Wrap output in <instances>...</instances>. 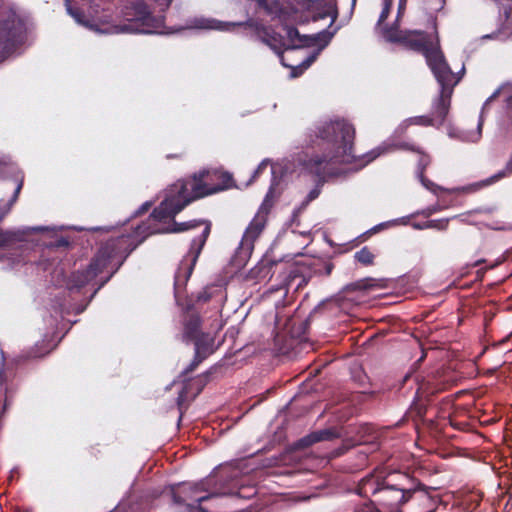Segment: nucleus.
I'll return each mask as SVG.
<instances>
[{
  "label": "nucleus",
  "instance_id": "nucleus-47",
  "mask_svg": "<svg viewBox=\"0 0 512 512\" xmlns=\"http://www.w3.org/2000/svg\"><path fill=\"white\" fill-rule=\"evenodd\" d=\"M88 230L92 231V232H98V231L102 230V227H100V226H93V227H91Z\"/></svg>",
  "mask_w": 512,
  "mask_h": 512
},
{
  "label": "nucleus",
  "instance_id": "nucleus-62",
  "mask_svg": "<svg viewBox=\"0 0 512 512\" xmlns=\"http://www.w3.org/2000/svg\"><path fill=\"white\" fill-rule=\"evenodd\" d=\"M171 0H168V2H170Z\"/></svg>",
  "mask_w": 512,
  "mask_h": 512
},
{
  "label": "nucleus",
  "instance_id": "nucleus-29",
  "mask_svg": "<svg viewBox=\"0 0 512 512\" xmlns=\"http://www.w3.org/2000/svg\"><path fill=\"white\" fill-rule=\"evenodd\" d=\"M207 378H208L207 374L200 375L193 381L187 383L184 387V390L180 394V398H182L184 395H187L189 393V390L194 386L196 387V392L193 395V397L195 398L203 390L204 386L206 385V383L208 381Z\"/></svg>",
  "mask_w": 512,
  "mask_h": 512
},
{
  "label": "nucleus",
  "instance_id": "nucleus-22",
  "mask_svg": "<svg viewBox=\"0 0 512 512\" xmlns=\"http://www.w3.org/2000/svg\"><path fill=\"white\" fill-rule=\"evenodd\" d=\"M268 45L271 46L272 49H274L279 54L282 65L285 67H290L292 69V77H297L298 75L302 74L303 71L307 69L315 61L317 56V53L313 54L312 56L303 60L299 65L292 66L286 61V56L281 53L280 47H278L276 43L268 42Z\"/></svg>",
  "mask_w": 512,
  "mask_h": 512
},
{
  "label": "nucleus",
  "instance_id": "nucleus-42",
  "mask_svg": "<svg viewBox=\"0 0 512 512\" xmlns=\"http://www.w3.org/2000/svg\"><path fill=\"white\" fill-rule=\"evenodd\" d=\"M210 297L211 296L207 292H201V293H199L197 298L199 301L207 302L210 300Z\"/></svg>",
  "mask_w": 512,
  "mask_h": 512
},
{
  "label": "nucleus",
  "instance_id": "nucleus-8",
  "mask_svg": "<svg viewBox=\"0 0 512 512\" xmlns=\"http://www.w3.org/2000/svg\"><path fill=\"white\" fill-rule=\"evenodd\" d=\"M217 496H219L217 493H206L202 483H183L173 491L174 502L186 505L190 512L194 510L204 512L200 504Z\"/></svg>",
  "mask_w": 512,
  "mask_h": 512
},
{
  "label": "nucleus",
  "instance_id": "nucleus-7",
  "mask_svg": "<svg viewBox=\"0 0 512 512\" xmlns=\"http://www.w3.org/2000/svg\"><path fill=\"white\" fill-rule=\"evenodd\" d=\"M411 486L406 493L401 512H434L440 501L437 489L424 485L413 476L411 477Z\"/></svg>",
  "mask_w": 512,
  "mask_h": 512
},
{
  "label": "nucleus",
  "instance_id": "nucleus-52",
  "mask_svg": "<svg viewBox=\"0 0 512 512\" xmlns=\"http://www.w3.org/2000/svg\"><path fill=\"white\" fill-rule=\"evenodd\" d=\"M413 227L417 228V229H423V228H426L427 226L419 225V226H413ZM441 227L443 228L444 226H441Z\"/></svg>",
  "mask_w": 512,
  "mask_h": 512
},
{
  "label": "nucleus",
  "instance_id": "nucleus-3",
  "mask_svg": "<svg viewBox=\"0 0 512 512\" xmlns=\"http://www.w3.org/2000/svg\"><path fill=\"white\" fill-rule=\"evenodd\" d=\"M231 175L217 170H203L174 185L169 197L153 210L155 222L168 224L190 202L230 187Z\"/></svg>",
  "mask_w": 512,
  "mask_h": 512
},
{
  "label": "nucleus",
  "instance_id": "nucleus-31",
  "mask_svg": "<svg viewBox=\"0 0 512 512\" xmlns=\"http://www.w3.org/2000/svg\"><path fill=\"white\" fill-rule=\"evenodd\" d=\"M354 258L363 266H370L374 264L375 255L365 246L355 253Z\"/></svg>",
  "mask_w": 512,
  "mask_h": 512
},
{
  "label": "nucleus",
  "instance_id": "nucleus-39",
  "mask_svg": "<svg viewBox=\"0 0 512 512\" xmlns=\"http://www.w3.org/2000/svg\"><path fill=\"white\" fill-rule=\"evenodd\" d=\"M452 404H453V400L450 396L443 398L441 401V410H444V411L449 410L452 407Z\"/></svg>",
  "mask_w": 512,
  "mask_h": 512
},
{
  "label": "nucleus",
  "instance_id": "nucleus-46",
  "mask_svg": "<svg viewBox=\"0 0 512 512\" xmlns=\"http://www.w3.org/2000/svg\"><path fill=\"white\" fill-rule=\"evenodd\" d=\"M378 155H379V153H378V154H374L373 156L369 157V159H368V160H366V161H364L362 164H360V166H363V165L367 164L368 162L372 161V160H373L374 158H376Z\"/></svg>",
  "mask_w": 512,
  "mask_h": 512
},
{
  "label": "nucleus",
  "instance_id": "nucleus-10",
  "mask_svg": "<svg viewBox=\"0 0 512 512\" xmlns=\"http://www.w3.org/2000/svg\"><path fill=\"white\" fill-rule=\"evenodd\" d=\"M418 387L415 393V398L411 404L407 416L413 421L422 420L427 412V405L432 402V396L442 391L444 387H438L430 381H423L419 383L418 378H414Z\"/></svg>",
  "mask_w": 512,
  "mask_h": 512
},
{
  "label": "nucleus",
  "instance_id": "nucleus-50",
  "mask_svg": "<svg viewBox=\"0 0 512 512\" xmlns=\"http://www.w3.org/2000/svg\"><path fill=\"white\" fill-rule=\"evenodd\" d=\"M427 224L432 225V224H442V223L439 220H433V221L428 222Z\"/></svg>",
  "mask_w": 512,
  "mask_h": 512
},
{
  "label": "nucleus",
  "instance_id": "nucleus-15",
  "mask_svg": "<svg viewBox=\"0 0 512 512\" xmlns=\"http://www.w3.org/2000/svg\"><path fill=\"white\" fill-rule=\"evenodd\" d=\"M383 475L369 474L362 478L357 486V492L362 497H371L368 502L370 506H377V494L382 490Z\"/></svg>",
  "mask_w": 512,
  "mask_h": 512
},
{
  "label": "nucleus",
  "instance_id": "nucleus-13",
  "mask_svg": "<svg viewBox=\"0 0 512 512\" xmlns=\"http://www.w3.org/2000/svg\"><path fill=\"white\" fill-rule=\"evenodd\" d=\"M276 241L280 245L295 249L297 254L299 250L305 249L313 241V236L311 230L298 231L288 226L279 232Z\"/></svg>",
  "mask_w": 512,
  "mask_h": 512
},
{
  "label": "nucleus",
  "instance_id": "nucleus-59",
  "mask_svg": "<svg viewBox=\"0 0 512 512\" xmlns=\"http://www.w3.org/2000/svg\"><path fill=\"white\" fill-rule=\"evenodd\" d=\"M142 227H143V226H140V225H137V226H136V228H137V229H140V228H142Z\"/></svg>",
  "mask_w": 512,
  "mask_h": 512
},
{
  "label": "nucleus",
  "instance_id": "nucleus-27",
  "mask_svg": "<svg viewBox=\"0 0 512 512\" xmlns=\"http://www.w3.org/2000/svg\"><path fill=\"white\" fill-rule=\"evenodd\" d=\"M286 36L289 41V45L286 51L293 52L295 49L300 48L306 44V39L302 37L298 30L294 27L286 28Z\"/></svg>",
  "mask_w": 512,
  "mask_h": 512
},
{
  "label": "nucleus",
  "instance_id": "nucleus-57",
  "mask_svg": "<svg viewBox=\"0 0 512 512\" xmlns=\"http://www.w3.org/2000/svg\"><path fill=\"white\" fill-rule=\"evenodd\" d=\"M401 8L398 10V18L400 17Z\"/></svg>",
  "mask_w": 512,
  "mask_h": 512
},
{
  "label": "nucleus",
  "instance_id": "nucleus-9",
  "mask_svg": "<svg viewBox=\"0 0 512 512\" xmlns=\"http://www.w3.org/2000/svg\"><path fill=\"white\" fill-rule=\"evenodd\" d=\"M211 233V226H205L202 232L194 237L191 241L190 248L186 255L180 262L178 270L175 275V284L177 285L180 282L181 277H183L186 282L190 276L192 275L198 258L207 242L208 237Z\"/></svg>",
  "mask_w": 512,
  "mask_h": 512
},
{
  "label": "nucleus",
  "instance_id": "nucleus-1",
  "mask_svg": "<svg viewBox=\"0 0 512 512\" xmlns=\"http://www.w3.org/2000/svg\"><path fill=\"white\" fill-rule=\"evenodd\" d=\"M383 37L393 43L424 54L435 78L441 86V96L433 112L434 119L420 116L413 119L414 124L434 125V121L442 124L449 108V98L453 87L460 81L461 75L451 71L439 48L438 35H428L419 30H400L398 24L383 31Z\"/></svg>",
  "mask_w": 512,
  "mask_h": 512
},
{
  "label": "nucleus",
  "instance_id": "nucleus-63",
  "mask_svg": "<svg viewBox=\"0 0 512 512\" xmlns=\"http://www.w3.org/2000/svg\"><path fill=\"white\" fill-rule=\"evenodd\" d=\"M512 228V226H510Z\"/></svg>",
  "mask_w": 512,
  "mask_h": 512
},
{
  "label": "nucleus",
  "instance_id": "nucleus-18",
  "mask_svg": "<svg viewBox=\"0 0 512 512\" xmlns=\"http://www.w3.org/2000/svg\"><path fill=\"white\" fill-rule=\"evenodd\" d=\"M277 197L276 183L273 182L251 224H265L268 221V215Z\"/></svg>",
  "mask_w": 512,
  "mask_h": 512
},
{
  "label": "nucleus",
  "instance_id": "nucleus-26",
  "mask_svg": "<svg viewBox=\"0 0 512 512\" xmlns=\"http://www.w3.org/2000/svg\"><path fill=\"white\" fill-rule=\"evenodd\" d=\"M93 279H95V273L89 272L87 268L82 271L74 272L70 277L69 288L79 290Z\"/></svg>",
  "mask_w": 512,
  "mask_h": 512
},
{
  "label": "nucleus",
  "instance_id": "nucleus-30",
  "mask_svg": "<svg viewBox=\"0 0 512 512\" xmlns=\"http://www.w3.org/2000/svg\"><path fill=\"white\" fill-rule=\"evenodd\" d=\"M22 185H23V177H20L17 180V185L14 189L12 197L8 201H6L5 204L3 206H1V208H0V221L3 220L4 216L9 212L11 205L16 201V199L20 193V190L22 188Z\"/></svg>",
  "mask_w": 512,
  "mask_h": 512
},
{
  "label": "nucleus",
  "instance_id": "nucleus-23",
  "mask_svg": "<svg viewBox=\"0 0 512 512\" xmlns=\"http://www.w3.org/2000/svg\"><path fill=\"white\" fill-rule=\"evenodd\" d=\"M257 3L264 11L274 17L285 20V7L283 0H256Z\"/></svg>",
  "mask_w": 512,
  "mask_h": 512
},
{
  "label": "nucleus",
  "instance_id": "nucleus-54",
  "mask_svg": "<svg viewBox=\"0 0 512 512\" xmlns=\"http://www.w3.org/2000/svg\"><path fill=\"white\" fill-rule=\"evenodd\" d=\"M496 230H503L504 229V226H495L494 227Z\"/></svg>",
  "mask_w": 512,
  "mask_h": 512
},
{
  "label": "nucleus",
  "instance_id": "nucleus-43",
  "mask_svg": "<svg viewBox=\"0 0 512 512\" xmlns=\"http://www.w3.org/2000/svg\"><path fill=\"white\" fill-rule=\"evenodd\" d=\"M150 206H151V204H150L149 202L144 203V204L141 206V208L139 209L138 213H139V214H143V213L148 212V210L150 209Z\"/></svg>",
  "mask_w": 512,
  "mask_h": 512
},
{
  "label": "nucleus",
  "instance_id": "nucleus-12",
  "mask_svg": "<svg viewBox=\"0 0 512 512\" xmlns=\"http://www.w3.org/2000/svg\"><path fill=\"white\" fill-rule=\"evenodd\" d=\"M49 226H32L26 230H12L4 229L0 226V249L18 248L22 243L28 241V236L31 232H44L48 231ZM3 255L0 253V261Z\"/></svg>",
  "mask_w": 512,
  "mask_h": 512
},
{
  "label": "nucleus",
  "instance_id": "nucleus-38",
  "mask_svg": "<svg viewBox=\"0 0 512 512\" xmlns=\"http://www.w3.org/2000/svg\"><path fill=\"white\" fill-rule=\"evenodd\" d=\"M354 512H379V508L370 506V504H363L362 506L356 508Z\"/></svg>",
  "mask_w": 512,
  "mask_h": 512
},
{
  "label": "nucleus",
  "instance_id": "nucleus-25",
  "mask_svg": "<svg viewBox=\"0 0 512 512\" xmlns=\"http://www.w3.org/2000/svg\"><path fill=\"white\" fill-rule=\"evenodd\" d=\"M303 264L305 265V270L309 268L315 275L329 276L334 269V264L331 261L321 258L313 259L309 263Z\"/></svg>",
  "mask_w": 512,
  "mask_h": 512
},
{
  "label": "nucleus",
  "instance_id": "nucleus-20",
  "mask_svg": "<svg viewBox=\"0 0 512 512\" xmlns=\"http://www.w3.org/2000/svg\"><path fill=\"white\" fill-rule=\"evenodd\" d=\"M13 27L14 23L11 21L0 24V59L4 58L14 46L17 33Z\"/></svg>",
  "mask_w": 512,
  "mask_h": 512
},
{
  "label": "nucleus",
  "instance_id": "nucleus-33",
  "mask_svg": "<svg viewBox=\"0 0 512 512\" xmlns=\"http://www.w3.org/2000/svg\"><path fill=\"white\" fill-rule=\"evenodd\" d=\"M66 9L69 15H71L78 24L88 26V21H85L83 14L78 9H73L70 5V0H66Z\"/></svg>",
  "mask_w": 512,
  "mask_h": 512
},
{
  "label": "nucleus",
  "instance_id": "nucleus-45",
  "mask_svg": "<svg viewBox=\"0 0 512 512\" xmlns=\"http://www.w3.org/2000/svg\"><path fill=\"white\" fill-rule=\"evenodd\" d=\"M482 124H483V121H482V118H481L480 121H479V124H478V133H477L476 139H478L480 137Z\"/></svg>",
  "mask_w": 512,
  "mask_h": 512
},
{
  "label": "nucleus",
  "instance_id": "nucleus-5",
  "mask_svg": "<svg viewBox=\"0 0 512 512\" xmlns=\"http://www.w3.org/2000/svg\"><path fill=\"white\" fill-rule=\"evenodd\" d=\"M123 16L128 22L121 26H114L112 33H156L162 27L163 19L155 17L142 0L132 1L123 9Z\"/></svg>",
  "mask_w": 512,
  "mask_h": 512
},
{
  "label": "nucleus",
  "instance_id": "nucleus-41",
  "mask_svg": "<svg viewBox=\"0 0 512 512\" xmlns=\"http://www.w3.org/2000/svg\"><path fill=\"white\" fill-rule=\"evenodd\" d=\"M504 88H500L498 90H496L488 99L487 101L485 102L484 106H483V110L486 108V106L489 104L490 101H492L495 97H497L501 91L503 90Z\"/></svg>",
  "mask_w": 512,
  "mask_h": 512
},
{
  "label": "nucleus",
  "instance_id": "nucleus-6",
  "mask_svg": "<svg viewBox=\"0 0 512 512\" xmlns=\"http://www.w3.org/2000/svg\"><path fill=\"white\" fill-rule=\"evenodd\" d=\"M143 240L144 239L134 242L131 235L124 234L117 238L108 240L91 260L87 270L91 273L94 272L96 278L98 274L102 273L108 266L112 258L121 253H125V256L129 255L140 243L143 242Z\"/></svg>",
  "mask_w": 512,
  "mask_h": 512
},
{
  "label": "nucleus",
  "instance_id": "nucleus-58",
  "mask_svg": "<svg viewBox=\"0 0 512 512\" xmlns=\"http://www.w3.org/2000/svg\"><path fill=\"white\" fill-rule=\"evenodd\" d=\"M145 227H146L147 229H150V228H152L153 226L148 225V226H145Z\"/></svg>",
  "mask_w": 512,
  "mask_h": 512
},
{
  "label": "nucleus",
  "instance_id": "nucleus-28",
  "mask_svg": "<svg viewBox=\"0 0 512 512\" xmlns=\"http://www.w3.org/2000/svg\"><path fill=\"white\" fill-rule=\"evenodd\" d=\"M317 7L319 11L316 14L317 18H326L330 17L332 19V22L337 17V10H336V4L334 0H324L317 4Z\"/></svg>",
  "mask_w": 512,
  "mask_h": 512
},
{
  "label": "nucleus",
  "instance_id": "nucleus-21",
  "mask_svg": "<svg viewBox=\"0 0 512 512\" xmlns=\"http://www.w3.org/2000/svg\"><path fill=\"white\" fill-rule=\"evenodd\" d=\"M242 25L241 22H220L214 19L196 18L191 27L198 29L230 30Z\"/></svg>",
  "mask_w": 512,
  "mask_h": 512
},
{
  "label": "nucleus",
  "instance_id": "nucleus-35",
  "mask_svg": "<svg viewBox=\"0 0 512 512\" xmlns=\"http://www.w3.org/2000/svg\"><path fill=\"white\" fill-rule=\"evenodd\" d=\"M193 226H164L162 229L150 230V234L154 233H180Z\"/></svg>",
  "mask_w": 512,
  "mask_h": 512
},
{
  "label": "nucleus",
  "instance_id": "nucleus-14",
  "mask_svg": "<svg viewBox=\"0 0 512 512\" xmlns=\"http://www.w3.org/2000/svg\"><path fill=\"white\" fill-rule=\"evenodd\" d=\"M214 342V337L209 333L204 334L192 342L195 349L194 358L184 370L185 374L193 372L204 360L215 352L216 348L214 347Z\"/></svg>",
  "mask_w": 512,
  "mask_h": 512
},
{
  "label": "nucleus",
  "instance_id": "nucleus-56",
  "mask_svg": "<svg viewBox=\"0 0 512 512\" xmlns=\"http://www.w3.org/2000/svg\"><path fill=\"white\" fill-rule=\"evenodd\" d=\"M410 379H412V377H411V376H406V377H405V381H408V380H410Z\"/></svg>",
  "mask_w": 512,
  "mask_h": 512
},
{
  "label": "nucleus",
  "instance_id": "nucleus-49",
  "mask_svg": "<svg viewBox=\"0 0 512 512\" xmlns=\"http://www.w3.org/2000/svg\"><path fill=\"white\" fill-rule=\"evenodd\" d=\"M74 229H76L77 231H83V230H86L85 227L83 226H72Z\"/></svg>",
  "mask_w": 512,
  "mask_h": 512
},
{
  "label": "nucleus",
  "instance_id": "nucleus-16",
  "mask_svg": "<svg viewBox=\"0 0 512 512\" xmlns=\"http://www.w3.org/2000/svg\"><path fill=\"white\" fill-rule=\"evenodd\" d=\"M202 319L198 313H188L183 322L182 340L190 343L206 334L202 331Z\"/></svg>",
  "mask_w": 512,
  "mask_h": 512
},
{
  "label": "nucleus",
  "instance_id": "nucleus-2",
  "mask_svg": "<svg viewBox=\"0 0 512 512\" xmlns=\"http://www.w3.org/2000/svg\"><path fill=\"white\" fill-rule=\"evenodd\" d=\"M354 128L345 121L324 122L317 127L316 136L328 150L323 156L300 158V163L309 173L315 174L320 180L335 175L334 164H350L357 161L353 152Z\"/></svg>",
  "mask_w": 512,
  "mask_h": 512
},
{
  "label": "nucleus",
  "instance_id": "nucleus-34",
  "mask_svg": "<svg viewBox=\"0 0 512 512\" xmlns=\"http://www.w3.org/2000/svg\"><path fill=\"white\" fill-rule=\"evenodd\" d=\"M386 227L387 226H373L371 229L367 230L366 232L362 233L361 235H359L356 238V241H357L356 245L367 241L369 239V237L380 232L381 230H383Z\"/></svg>",
  "mask_w": 512,
  "mask_h": 512
},
{
  "label": "nucleus",
  "instance_id": "nucleus-4",
  "mask_svg": "<svg viewBox=\"0 0 512 512\" xmlns=\"http://www.w3.org/2000/svg\"><path fill=\"white\" fill-rule=\"evenodd\" d=\"M411 475L398 470L383 475L382 490L377 494V506L387 512H401L406 493L411 489Z\"/></svg>",
  "mask_w": 512,
  "mask_h": 512
},
{
  "label": "nucleus",
  "instance_id": "nucleus-51",
  "mask_svg": "<svg viewBox=\"0 0 512 512\" xmlns=\"http://www.w3.org/2000/svg\"><path fill=\"white\" fill-rule=\"evenodd\" d=\"M174 225H177V222L173 223ZM183 224H188L187 222H184ZM194 224H206L205 222H195Z\"/></svg>",
  "mask_w": 512,
  "mask_h": 512
},
{
  "label": "nucleus",
  "instance_id": "nucleus-55",
  "mask_svg": "<svg viewBox=\"0 0 512 512\" xmlns=\"http://www.w3.org/2000/svg\"><path fill=\"white\" fill-rule=\"evenodd\" d=\"M383 225H386V224H396L395 222H392V221H388V222H383L382 223Z\"/></svg>",
  "mask_w": 512,
  "mask_h": 512
},
{
  "label": "nucleus",
  "instance_id": "nucleus-11",
  "mask_svg": "<svg viewBox=\"0 0 512 512\" xmlns=\"http://www.w3.org/2000/svg\"><path fill=\"white\" fill-rule=\"evenodd\" d=\"M305 265L302 263H287L279 261V267L276 272V284L278 290L295 287L296 290L307 284V279L304 275Z\"/></svg>",
  "mask_w": 512,
  "mask_h": 512
},
{
  "label": "nucleus",
  "instance_id": "nucleus-37",
  "mask_svg": "<svg viewBox=\"0 0 512 512\" xmlns=\"http://www.w3.org/2000/svg\"><path fill=\"white\" fill-rule=\"evenodd\" d=\"M70 244L69 239L66 237H60L55 240V242L52 244L55 248H66Z\"/></svg>",
  "mask_w": 512,
  "mask_h": 512
},
{
  "label": "nucleus",
  "instance_id": "nucleus-24",
  "mask_svg": "<svg viewBox=\"0 0 512 512\" xmlns=\"http://www.w3.org/2000/svg\"><path fill=\"white\" fill-rule=\"evenodd\" d=\"M264 227L265 226H247L240 242V250L250 253L253 250L254 242L261 235Z\"/></svg>",
  "mask_w": 512,
  "mask_h": 512
},
{
  "label": "nucleus",
  "instance_id": "nucleus-17",
  "mask_svg": "<svg viewBox=\"0 0 512 512\" xmlns=\"http://www.w3.org/2000/svg\"><path fill=\"white\" fill-rule=\"evenodd\" d=\"M279 267V261H273L270 259H262L256 266H254L250 272L249 277L256 281L272 280L275 276Z\"/></svg>",
  "mask_w": 512,
  "mask_h": 512
},
{
  "label": "nucleus",
  "instance_id": "nucleus-36",
  "mask_svg": "<svg viewBox=\"0 0 512 512\" xmlns=\"http://www.w3.org/2000/svg\"><path fill=\"white\" fill-rule=\"evenodd\" d=\"M390 7H391V0H384V7L380 14L378 25H380L382 22L386 20L390 13Z\"/></svg>",
  "mask_w": 512,
  "mask_h": 512
},
{
  "label": "nucleus",
  "instance_id": "nucleus-48",
  "mask_svg": "<svg viewBox=\"0 0 512 512\" xmlns=\"http://www.w3.org/2000/svg\"><path fill=\"white\" fill-rule=\"evenodd\" d=\"M8 406H9V401H8V399L6 398V399H5V401H4V405H3V411H2V413H5V412H6V410H7Z\"/></svg>",
  "mask_w": 512,
  "mask_h": 512
},
{
  "label": "nucleus",
  "instance_id": "nucleus-61",
  "mask_svg": "<svg viewBox=\"0 0 512 512\" xmlns=\"http://www.w3.org/2000/svg\"><path fill=\"white\" fill-rule=\"evenodd\" d=\"M509 101H512V97H511V98H509Z\"/></svg>",
  "mask_w": 512,
  "mask_h": 512
},
{
  "label": "nucleus",
  "instance_id": "nucleus-53",
  "mask_svg": "<svg viewBox=\"0 0 512 512\" xmlns=\"http://www.w3.org/2000/svg\"><path fill=\"white\" fill-rule=\"evenodd\" d=\"M483 262H484V260L476 261V262L474 263V266H478L479 264H481V263H483Z\"/></svg>",
  "mask_w": 512,
  "mask_h": 512
},
{
  "label": "nucleus",
  "instance_id": "nucleus-19",
  "mask_svg": "<svg viewBox=\"0 0 512 512\" xmlns=\"http://www.w3.org/2000/svg\"><path fill=\"white\" fill-rule=\"evenodd\" d=\"M337 437H338V433L336 432V430H334L332 428L313 431L310 434L300 438L296 442V448L306 449L315 443H318L321 441H330Z\"/></svg>",
  "mask_w": 512,
  "mask_h": 512
},
{
  "label": "nucleus",
  "instance_id": "nucleus-60",
  "mask_svg": "<svg viewBox=\"0 0 512 512\" xmlns=\"http://www.w3.org/2000/svg\"><path fill=\"white\" fill-rule=\"evenodd\" d=\"M356 0H352L353 5L355 4Z\"/></svg>",
  "mask_w": 512,
  "mask_h": 512
},
{
  "label": "nucleus",
  "instance_id": "nucleus-44",
  "mask_svg": "<svg viewBox=\"0 0 512 512\" xmlns=\"http://www.w3.org/2000/svg\"><path fill=\"white\" fill-rule=\"evenodd\" d=\"M499 35H500V33L497 32V33H494L492 35H485L483 38L498 39Z\"/></svg>",
  "mask_w": 512,
  "mask_h": 512
},
{
  "label": "nucleus",
  "instance_id": "nucleus-32",
  "mask_svg": "<svg viewBox=\"0 0 512 512\" xmlns=\"http://www.w3.org/2000/svg\"><path fill=\"white\" fill-rule=\"evenodd\" d=\"M320 194V188L319 186L315 187L314 189H312L309 194L307 195L306 199L301 203V205L296 208L293 212V221H296V217L298 216V214L304 210L307 205L313 201L314 199H316Z\"/></svg>",
  "mask_w": 512,
  "mask_h": 512
},
{
  "label": "nucleus",
  "instance_id": "nucleus-40",
  "mask_svg": "<svg viewBox=\"0 0 512 512\" xmlns=\"http://www.w3.org/2000/svg\"><path fill=\"white\" fill-rule=\"evenodd\" d=\"M268 166V160H263L257 167V169L254 172L253 177L255 178L259 173L262 172L263 169H265Z\"/></svg>",
  "mask_w": 512,
  "mask_h": 512
}]
</instances>
